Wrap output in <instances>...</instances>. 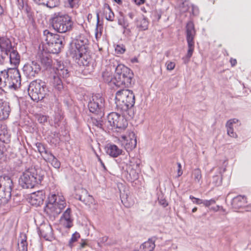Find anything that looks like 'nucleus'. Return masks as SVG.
<instances>
[{"instance_id":"obj_33","label":"nucleus","mask_w":251,"mask_h":251,"mask_svg":"<svg viewBox=\"0 0 251 251\" xmlns=\"http://www.w3.org/2000/svg\"><path fill=\"white\" fill-rule=\"evenodd\" d=\"M21 238V242L18 244L19 251H27V243L26 235L25 234H22Z\"/></svg>"},{"instance_id":"obj_58","label":"nucleus","mask_w":251,"mask_h":251,"mask_svg":"<svg viewBox=\"0 0 251 251\" xmlns=\"http://www.w3.org/2000/svg\"><path fill=\"white\" fill-rule=\"evenodd\" d=\"M97 157H98V161L100 162V163L101 164V167L103 168L104 170L106 171V168L104 163L103 162V161L100 159V158L99 156L97 155Z\"/></svg>"},{"instance_id":"obj_36","label":"nucleus","mask_w":251,"mask_h":251,"mask_svg":"<svg viewBox=\"0 0 251 251\" xmlns=\"http://www.w3.org/2000/svg\"><path fill=\"white\" fill-rule=\"evenodd\" d=\"M41 62L47 69L51 66V59L49 57L43 56L41 58Z\"/></svg>"},{"instance_id":"obj_9","label":"nucleus","mask_w":251,"mask_h":251,"mask_svg":"<svg viewBox=\"0 0 251 251\" xmlns=\"http://www.w3.org/2000/svg\"><path fill=\"white\" fill-rule=\"evenodd\" d=\"M13 181L8 176H0V207L7 204L11 198Z\"/></svg>"},{"instance_id":"obj_53","label":"nucleus","mask_w":251,"mask_h":251,"mask_svg":"<svg viewBox=\"0 0 251 251\" xmlns=\"http://www.w3.org/2000/svg\"><path fill=\"white\" fill-rule=\"evenodd\" d=\"M18 7L20 9H25L26 5H25L23 0H18Z\"/></svg>"},{"instance_id":"obj_50","label":"nucleus","mask_w":251,"mask_h":251,"mask_svg":"<svg viewBox=\"0 0 251 251\" xmlns=\"http://www.w3.org/2000/svg\"><path fill=\"white\" fill-rule=\"evenodd\" d=\"M97 27L95 29V32H100V29L101 30L102 27L101 25L100 24V18H99V14L98 13H97Z\"/></svg>"},{"instance_id":"obj_13","label":"nucleus","mask_w":251,"mask_h":251,"mask_svg":"<svg viewBox=\"0 0 251 251\" xmlns=\"http://www.w3.org/2000/svg\"><path fill=\"white\" fill-rule=\"evenodd\" d=\"M122 145L124 147L127 151L134 149L137 145V140L135 133L132 131L127 130L126 134H122L119 139Z\"/></svg>"},{"instance_id":"obj_49","label":"nucleus","mask_w":251,"mask_h":251,"mask_svg":"<svg viewBox=\"0 0 251 251\" xmlns=\"http://www.w3.org/2000/svg\"><path fill=\"white\" fill-rule=\"evenodd\" d=\"M166 66L168 70L172 71L174 69L176 64L174 62L168 61L166 63Z\"/></svg>"},{"instance_id":"obj_27","label":"nucleus","mask_w":251,"mask_h":251,"mask_svg":"<svg viewBox=\"0 0 251 251\" xmlns=\"http://www.w3.org/2000/svg\"><path fill=\"white\" fill-rule=\"evenodd\" d=\"M155 240L152 238L149 239L147 241L145 242L140 246V249L144 251H153L155 248Z\"/></svg>"},{"instance_id":"obj_39","label":"nucleus","mask_w":251,"mask_h":251,"mask_svg":"<svg viewBox=\"0 0 251 251\" xmlns=\"http://www.w3.org/2000/svg\"><path fill=\"white\" fill-rule=\"evenodd\" d=\"M80 237V235L78 232H75V233H74L71 238L70 239L69 242V246L72 248L73 247V243L76 242L77 240Z\"/></svg>"},{"instance_id":"obj_8","label":"nucleus","mask_w":251,"mask_h":251,"mask_svg":"<svg viewBox=\"0 0 251 251\" xmlns=\"http://www.w3.org/2000/svg\"><path fill=\"white\" fill-rule=\"evenodd\" d=\"M48 199L49 203L47 204L45 211L47 214L56 217L66 206L65 199L63 196L55 194H50Z\"/></svg>"},{"instance_id":"obj_5","label":"nucleus","mask_w":251,"mask_h":251,"mask_svg":"<svg viewBox=\"0 0 251 251\" xmlns=\"http://www.w3.org/2000/svg\"><path fill=\"white\" fill-rule=\"evenodd\" d=\"M73 22L68 15L61 12L55 13L51 18V26L59 33H64L72 29Z\"/></svg>"},{"instance_id":"obj_11","label":"nucleus","mask_w":251,"mask_h":251,"mask_svg":"<svg viewBox=\"0 0 251 251\" xmlns=\"http://www.w3.org/2000/svg\"><path fill=\"white\" fill-rule=\"evenodd\" d=\"M186 40L188 43V51L186 55L182 58L185 64L188 63L192 55L194 49V39L196 35V30L193 22L189 21L186 26Z\"/></svg>"},{"instance_id":"obj_38","label":"nucleus","mask_w":251,"mask_h":251,"mask_svg":"<svg viewBox=\"0 0 251 251\" xmlns=\"http://www.w3.org/2000/svg\"><path fill=\"white\" fill-rule=\"evenodd\" d=\"M105 18L107 20L112 22L114 20V13L108 6V11L105 12Z\"/></svg>"},{"instance_id":"obj_35","label":"nucleus","mask_w":251,"mask_h":251,"mask_svg":"<svg viewBox=\"0 0 251 251\" xmlns=\"http://www.w3.org/2000/svg\"><path fill=\"white\" fill-rule=\"evenodd\" d=\"M8 63V54L0 51V65H4Z\"/></svg>"},{"instance_id":"obj_3","label":"nucleus","mask_w":251,"mask_h":251,"mask_svg":"<svg viewBox=\"0 0 251 251\" xmlns=\"http://www.w3.org/2000/svg\"><path fill=\"white\" fill-rule=\"evenodd\" d=\"M45 171L40 168L31 167L26 170L19 179V184L23 188H32L41 183Z\"/></svg>"},{"instance_id":"obj_51","label":"nucleus","mask_w":251,"mask_h":251,"mask_svg":"<svg viewBox=\"0 0 251 251\" xmlns=\"http://www.w3.org/2000/svg\"><path fill=\"white\" fill-rule=\"evenodd\" d=\"M192 7V13L193 15L196 16L199 13V9L197 6L194 5V4L191 5Z\"/></svg>"},{"instance_id":"obj_52","label":"nucleus","mask_w":251,"mask_h":251,"mask_svg":"<svg viewBox=\"0 0 251 251\" xmlns=\"http://www.w3.org/2000/svg\"><path fill=\"white\" fill-rule=\"evenodd\" d=\"M227 134L232 137H237V134L234 132L233 128L227 129Z\"/></svg>"},{"instance_id":"obj_45","label":"nucleus","mask_w":251,"mask_h":251,"mask_svg":"<svg viewBox=\"0 0 251 251\" xmlns=\"http://www.w3.org/2000/svg\"><path fill=\"white\" fill-rule=\"evenodd\" d=\"M189 198H190V199H191L192 200V202L195 204H198V205L203 204V200H201V199H200L199 198H196L192 195L190 196Z\"/></svg>"},{"instance_id":"obj_31","label":"nucleus","mask_w":251,"mask_h":251,"mask_svg":"<svg viewBox=\"0 0 251 251\" xmlns=\"http://www.w3.org/2000/svg\"><path fill=\"white\" fill-rule=\"evenodd\" d=\"M192 176L195 183H197L201 185L202 183V176L201 170L200 169L197 168L194 169L192 171Z\"/></svg>"},{"instance_id":"obj_47","label":"nucleus","mask_w":251,"mask_h":251,"mask_svg":"<svg viewBox=\"0 0 251 251\" xmlns=\"http://www.w3.org/2000/svg\"><path fill=\"white\" fill-rule=\"evenodd\" d=\"M25 12L27 13V16L28 18L29 21L30 22V23H32L34 22V19L33 18L31 13L30 12V9L28 7L27 5H26Z\"/></svg>"},{"instance_id":"obj_2","label":"nucleus","mask_w":251,"mask_h":251,"mask_svg":"<svg viewBox=\"0 0 251 251\" xmlns=\"http://www.w3.org/2000/svg\"><path fill=\"white\" fill-rule=\"evenodd\" d=\"M21 85V75L17 69H9L0 72V89L2 91H16Z\"/></svg>"},{"instance_id":"obj_54","label":"nucleus","mask_w":251,"mask_h":251,"mask_svg":"<svg viewBox=\"0 0 251 251\" xmlns=\"http://www.w3.org/2000/svg\"><path fill=\"white\" fill-rule=\"evenodd\" d=\"M159 203L160 205H162L164 207H166L168 204L167 201L164 199H159Z\"/></svg>"},{"instance_id":"obj_37","label":"nucleus","mask_w":251,"mask_h":251,"mask_svg":"<svg viewBox=\"0 0 251 251\" xmlns=\"http://www.w3.org/2000/svg\"><path fill=\"white\" fill-rule=\"evenodd\" d=\"M59 3V0H47L44 5L51 8L57 6Z\"/></svg>"},{"instance_id":"obj_7","label":"nucleus","mask_w":251,"mask_h":251,"mask_svg":"<svg viewBox=\"0 0 251 251\" xmlns=\"http://www.w3.org/2000/svg\"><path fill=\"white\" fill-rule=\"evenodd\" d=\"M28 95L35 101L42 100L48 95L49 90L45 82L41 79L32 81L28 88Z\"/></svg>"},{"instance_id":"obj_28","label":"nucleus","mask_w":251,"mask_h":251,"mask_svg":"<svg viewBox=\"0 0 251 251\" xmlns=\"http://www.w3.org/2000/svg\"><path fill=\"white\" fill-rule=\"evenodd\" d=\"M62 79V78L54 75L51 81L53 86L58 91H61L63 88Z\"/></svg>"},{"instance_id":"obj_56","label":"nucleus","mask_w":251,"mask_h":251,"mask_svg":"<svg viewBox=\"0 0 251 251\" xmlns=\"http://www.w3.org/2000/svg\"><path fill=\"white\" fill-rule=\"evenodd\" d=\"M127 194H122L120 196L121 201L124 204H125L126 203V201L127 199Z\"/></svg>"},{"instance_id":"obj_14","label":"nucleus","mask_w":251,"mask_h":251,"mask_svg":"<svg viewBox=\"0 0 251 251\" xmlns=\"http://www.w3.org/2000/svg\"><path fill=\"white\" fill-rule=\"evenodd\" d=\"M23 70L27 77L32 78L39 73L41 68L37 62L32 61L25 64L24 66Z\"/></svg>"},{"instance_id":"obj_41","label":"nucleus","mask_w":251,"mask_h":251,"mask_svg":"<svg viewBox=\"0 0 251 251\" xmlns=\"http://www.w3.org/2000/svg\"><path fill=\"white\" fill-rule=\"evenodd\" d=\"M94 123L98 127H100V128L102 129L103 130H105V131H107V130L106 129V126H105V122H103V120H96V121H95L94 122Z\"/></svg>"},{"instance_id":"obj_63","label":"nucleus","mask_w":251,"mask_h":251,"mask_svg":"<svg viewBox=\"0 0 251 251\" xmlns=\"http://www.w3.org/2000/svg\"><path fill=\"white\" fill-rule=\"evenodd\" d=\"M101 35V29H100V32H95V37L96 39H98V38H100Z\"/></svg>"},{"instance_id":"obj_10","label":"nucleus","mask_w":251,"mask_h":251,"mask_svg":"<svg viewBox=\"0 0 251 251\" xmlns=\"http://www.w3.org/2000/svg\"><path fill=\"white\" fill-rule=\"evenodd\" d=\"M44 39L53 53H59L64 45V38L58 34L51 33L48 30L43 32Z\"/></svg>"},{"instance_id":"obj_17","label":"nucleus","mask_w":251,"mask_h":251,"mask_svg":"<svg viewBox=\"0 0 251 251\" xmlns=\"http://www.w3.org/2000/svg\"><path fill=\"white\" fill-rule=\"evenodd\" d=\"M73 49V47L71 51L73 57H75L76 59H78V61L83 66H88L91 59L90 56L87 53V51H75L74 52Z\"/></svg>"},{"instance_id":"obj_32","label":"nucleus","mask_w":251,"mask_h":251,"mask_svg":"<svg viewBox=\"0 0 251 251\" xmlns=\"http://www.w3.org/2000/svg\"><path fill=\"white\" fill-rule=\"evenodd\" d=\"M47 160L50 162L53 167L56 169H59L60 167V162L58 159L52 154L51 152L49 153V155L46 156Z\"/></svg>"},{"instance_id":"obj_21","label":"nucleus","mask_w":251,"mask_h":251,"mask_svg":"<svg viewBox=\"0 0 251 251\" xmlns=\"http://www.w3.org/2000/svg\"><path fill=\"white\" fill-rule=\"evenodd\" d=\"M62 225L65 227L70 228L73 226V219L71 217V210L68 208L61 217Z\"/></svg>"},{"instance_id":"obj_15","label":"nucleus","mask_w":251,"mask_h":251,"mask_svg":"<svg viewBox=\"0 0 251 251\" xmlns=\"http://www.w3.org/2000/svg\"><path fill=\"white\" fill-rule=\"evenodd\" d=\"M75 198L88 206L95 203L93 197L90 195L87 190L85 189L82 188L77 190Z\"/></svg>"},{"instance_id":"obj_57","label":"nucleus","mask_w":251,"mask_h":251,"mask_svg":"<svg viewBox=\"0 0 251 251\" xmlns=\"http://www.w3.org/2000/svg\"><path fill=\"white\" fill-rule=\"evenodd\" d=\"M232 121L231 120H228L226 123V129H228V128H233L232 127V125H233V124L232 123Z\"/></svg>"},{"instance_id":"obj_30","label":"nucleus","mask_w":251,"mask_h":251,"mask_svg":"<svg viewBox=\"0 0 251 251\" xmlns=\"http://www.w3.org/2000/svg\"><path fill=\"white\" fill-rule=\"evenodd\" d=\"M137 27L141 30H145L148 28L149 21L147 18L143 16L137 20Z\"/></svg>"},{"instance_id":"obj_29","label":"nucleus","mask_w":251,"mask_h":251,"mask_svg":"<svg viewBox=\"0 0 251 251\" xmlns=\"http://www.w3.org/2000/svg\"><path fill=\"white\" fill-rule=\"evenodd\" d=\"M117 18L119 25L122 26L123 28L128 27L129 23L122 12H119V15Z\"/></svg>"},{"instance_id":"obj_1","label":"nucleus","mask_w":251,"mask_h":251,"mask_svg":"<svg viewBox=\"0 0 251 251\" xmlns=\"http://www.w3.org/2000/svg\"><path fill=\"white\" fill-rule=\"evenodd\" d=\"M115 103L118 111L124 116L133 117L135 96L132 91L126 89L118 91L115 95Z\"/></svg>"},{"instance_id":"obj_23","label":"nucleus","mask_w":251,"mask_h":251,"mask_svg":"<svg viewBox=\"0 0 251 251\" xmlns=\"http://www.w3.org/2000/svg\"><path fill=\"white\" fill-rule=\"evenodd\" d=\"M54 75L64 79L70 75L68 69L60 62H57V66L55 70Z\"/></svg>"},{"instance_id":"obj_16","label":"nucleus","mask_w":251,"mask_h":251,"mask_svg":"<svg viewBox=\"0 0 251 251\" xmlns=\"http://www.w3.org/2000/svg\"><path fill=\"white\" fill-rule=\"evenodd\" d=\"M88 42V40L84 36H78L74 41V45H72L74 52L75 51H87Z\"/></svg>"},{"instance_id":"obj_22","label":"nucleus","mask_w":251,"mask_h":251,"mask_svg":"<svg viewBox=\"0 0 251 251\" xmlns=\"http://www.w3.org/2000/svg\"><path fill=\"white\" fill-rule=\"evenodd\" d=\"M247 203L246 198L244 196L238 195L232 199L231 204L235 209L245 206Z\"/></svg>"},{"instance_id":"obj_40","label":"nucleus","mask_w":251,"mask_h":251,"mask_svg":"<svg viewBox=\"0 0 251 251\" xmlns=\"http://www.w3.org/2000/svg\"><path fill=\"white\" fill-rule=\"evenodd\" d=\"M102 77L103 78L104 80L107 82L109 83L111 82L112 80L113 81V78L112 75L110 73L108 72H104L102 74Z\"/></svg>"},{"instance_id":"obj_48","label":"nucleus","mask_w":251,"mask_h":251,"mask_svg":"<svg viewBox=\"0 0 251 251\" xmlns=\"http://www.w3.org/2000/svg\"><path fill=\"white\" fill-rule=\"evenodd\" d=\"M216 203V200L215 199H211L209 200H203V204L206 207H208L210 205L215 204Z\"/></svg>"},{"instance_id":"obj_62","label":"nucleus","mask_w":251,"mask_h":251,"mask_svg":"<svg viewBox=\"0 0 251 251\" xmlns=\"http://www.w3.org/2000/svg\"><path fill=\"white\" fill-rule=\"evenodd\" d=\"M130 29L128 28V27H126V28H124V31L123 33L125 34H129L130 32Z\"/></svg>"},{"instance_id":"obj_26","label":"nucleus","mask_w":251,"mask_h":251,"mask_svg":"<svg viewBox=\"0 0 251 251\" xmlns=\"http://www.w3.org/2000/svg\"><path fill=\"white\" fill-rule=\"evenodd\" d=\"M106 153L112 157H117L122 153V150L115 145H110L107 146Z\"/></svg>"},{"instance_id":"obj_55","label":"nucleus","mask_w":251,"mask_h":251,"mask_svg":"<svg viewBox=\"0 0 251 251\" xmlns=\"http://www.w3.org/2000/svg\"><path fill=\"white\" fill-rule=\"evenodd\" d=\"M178 169H177V176L179 177L182 174V171L181 170V165L180 163H177Z\"/></svg>"},{"instance_id":"obj_18","label":"nucleus","mask_w":251,"mask_h":251,"mask_svg":"<svg viewBox=\"0 0 251 251\" xmlns=\"http://www.w3.org/2000/svg\"><path fill=\"white\" fill-rule=\"evenodd\" d=\"M14 48L10 39L6 37H0V51L9 53L10 50Z\"/></svg>"},{"instance_id":"obj_46","label":"nucleus","mask_w":251,"mask_h":251,"mask_svg":"<svg viewBox=\"0 0 251 251\" xmlns=\"http://www.w3.org/2000/svg\"><path fill=\"white\" fill-rule=\"evenodd\" d=\"M115 50L118 53L122 54L125 52L126 49L123 45H118L115 48Z\"/></svg>"},{"instance_id":"obj_25","label":"nucleus","mask_w":251,"mask_h":251,"mask_svg":"<svg viewBox=\"0 0 251 251\" xmlns=\"http://www.w3.org/2000/svg\"><path fill=\"white\" fill-rule=\"evenodd\" d=\"M39 235L47 240H49L52 236V228L50 225L42 226L39 230Z\"/></svg>"},{"instance_id":"obj_43","label":"nucleus","mask_w":251,"mask_h":251,"mask_svg":"<svg viewBox=\"0 0 251 251\" xmlns=\"http://www.w3.org/2000/svg\"><path fill=\"white\" fill-rule=\"evenodd\" d=\"M36 118L37 119L38 121L40 123L43 124L46 122H47L48 117L46 115L39 114L37 115Z\"/></svg>"},{"instance_id":"obj_4","label":"nucleus","mask_w":251,"mask_h":251,"mask_svg":"<svg viewBox=\"0 0 251 251\" xmlns=\"http://www.w3.org/2000/svg\"><path fill=\"white\" fill-rule=\"evenodd\" d=\"M113 83L118 87H129L134 83L133 73L123 64H118L115 70Z\"/></svg>"},{"instance_id":"obj_24","label":"nucleus","mask_w":251,"mask_h":251,"mask_svg":"<svg viewBox=\"0 0 251 251\" xmlns=\"http://www.w3.org/2000/svg\"><path fill=\"white\" fill-rule=\"evenodd\" d=\"M8 54L9 63L14 67L18 66L20 62V55L14 48Z\"/></svg>"},{"instance_id":"obj_20","label":"nucleus","mask_w":251,"mask_h":251,"mask_svg":"<svg viewBox=\"0 0 251 251\" xmlns=\"http://www.w3.org/2000/svg\"><path fill=\"white\" fill-rule=\"evenodd\" d=\"M11 108L9 102L0 100V120L7 119L10 113Z\"/></svg>"},{"instance_id":"obj_60","label":"nucleus","mask_w":251,"mask_h":251,"mask_svg":"<svg viewBox=\"0 0 251 251\" xmlns=\"http://www.w3.org/2000/svg\"><path fill=\"white\" fill-rule=\"evenodd\" d=\"M137 5H140L145 3L146 0H132Z\"/></svg>"},{"instance_id":"obj_34","label":"nucleus","mask_w":251,"mask_h":251,"mask_svg":"<svg viewBox=\"0 0 251 251\" xmlns=\"http://www.w3.org/2000/svg\"><path fill=\"white\" fill-rule=\"evenodd\" d=\"M35 145L37 148L38 151L41 154L44 153L46 155V156H47L49 155V153L51 152L46 150L45 146L41 143L37 142L35 143Z\"/></svg>"},{"instance_id":"obj_6","label":"nucleus","mask_w":251,"mask_h":251,"mask_svg":"<svg viewBox=\"0 0 251 251\" xmlns=\"http://www.w3.org/2000/svg\"><path fill=\"white\" fill-rule=\"evenodd\" d=\"M124 116H121L116 112H112L109 114L107 117V120L105 121V126L108 131L115 130V132L122 133L125 131L127 126L128 123Z\"/></svg>"},{"instance_id":"obj_42","label":"nucleus","mask_w":251,"mask_h":251,"mask_svg":"<svg viewBox=\"0 0 251 251\" xmlns=\"http://www.w3.org/2000/svg\"><path fill=\"white\" fill-rule=\"evenodd\" d=\"M212 183L215 186H219L222 183V177L219 175H216L213 177Z\"/></svg>"},{"instance_id":"obj_12","label":"nucleus","mask_w":251,"mask_h":251,"mask_svg":"<svg viewBox=\"0 0 251 251\" xmlns=\"http://www.w3.org/2000/svg\"><path fill=\"white\" fill-rule=\"evenodd\" d=\"M90 112L101 118L104 116V99L99 94L93 96L88 104Z\"/></svg>"},{"instance_id":"obj_61","label":"nucleus","mask_w":251,"mask_h":251,"mask_svg":"<svg viewBox=\"0 0 251 251\" xmlns=\"http://www.w3.org/2000/svg\"><path fill=\"white\" fill-rule=\"evenodd\" d=\"M127 16L130 19L132 20L135 16V13L134 12H129L127 14Z\"/></svg>"},{"instance_id":"obj_59","label":"nucleus","mask_w":251,"mask_h":251,"mask_svg":"<svg viewBox=\"0 0 251 251\" xmlns=\"http://www.w3.org/2000/svg\"><path fill=\"white\" fill-rule=\"evenodd\" d=\"M34 2L37 3L39 5H44L45 3V2L47 1V0H33Z\"/></svg>"},{"instance_id":"obj_19","label":"nucleus","mask_w":251,"mask_h":251,"mask_svg":"<svg viewBox=\"0 0 251 251\" xmlns=\"http://www.w3.org/2000/svg\"><path fill=\"white\" fill-rule=\"evenodd\" d=\"M45 198V193L43 191L32 193L30 197L31 203L33 205H40L43 204Z\"/></svg>"},{"instance_id":"obj_64","label":"nucleus","mask_w":251,"mask_h":251,"mask_svg":"<svg viewBox=\"0 0 251 251\" xmlns=\"http://www.w3.org/2000/svg\"><path fill=\"white\" fill-rule=\"evenodd\" d=\"M230 63H231V66H234L236 65V64L237 63V61L235 59H232L231 58L230 59Z\"/></svg>"},{"instance_id":"obj_44","label":"nucleus","mask_w":251,"mask_h":251,"mask_svg":"<svg viewBox=\"0 0 251 251\" xmlns=\"http://www.w3.org/2000/svg\"><path fill=\"white\" fill-rule=\"evenodd\" d=\"M69 6L71 8H77L79 5V0H68Z\"/></svg>"}]
</instances>
